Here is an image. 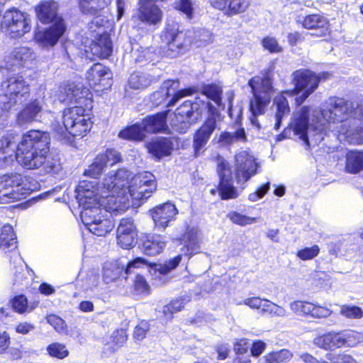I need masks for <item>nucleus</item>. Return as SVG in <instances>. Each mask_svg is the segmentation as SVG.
<instances>
[{
	"label": "nucleus",
	"mask_w": 363,
	"mask_h": 363,
	"mask_svg": "<svg viewBox=\"0 0 363 363\" xmlns=\"http://www.w3.org/2000/svg\"><path fill=\"white\" fill-rule=\"evenodd\" d=\"M325 108L320 113L314 114L312 123L308 124L310 113L309 106H303L294 116L293 122L290 126L294 133L299 135L307 145H309L310 140L318 145L327 135L330 129V124L342 123L352 117L358 107L357 104L345 100L343 98L330 97L325 102Z\"/></svg>",
	"instance_id": "obj_1"
},
{
	"label": "nucleus",
	"mask_w": 363,
	"mask_h": 363,
	"mask_svg": "<svg viewBox=\"0 0 363 363\" xmlns=\"http://www.w3.org/2000/svg\"><path fill=\"white\" fill-rule=\"evenodd\" d=\"M131 174L127 169H120L116 172H109L105 177L103 194L111 193V197L105 200L108 209L125 211L130 206V199L133 206H140L156 190L157 183L152 173L140 172L135 175L130 183Z\"/></svg>",
	"instance_id": "obj_2"
},
{
	"label": "nucleus",
	"mask_w": 363,
	"mask_h": 363,
	"mask_svg": "<svg viewBox=\"0 0 363 363\" xmlns=\"http://www.w3.org/2000/svg\"><path fill=\"white\" fill-rule=\"evenodd\" d=\"M97 185L96 180L81 181L76 188V199L82 208L80 215L85 227L94 235L105 236L114 227L110 213L124 211L108 209L105 200L111 197V193L103 194V184L99 193Z\"/></svg>",
	"instance_id": "obj_3"
},
{
	"label": "nucleus",
	"mask_w": 363,
	"mask_h": 363,
	"mask_svg": "<svg viewBox=\"0 0 363 363\" xmlns=\"http://www.w3.org/2000/svg\"><path fill=\"white\" fill-rule=\"evenodd\" d=\"M50 138L47 132L32 130L25 133L18 144L17 160L27 169H36L43 167L50 174H57L62 170L60 160L48 155Z\"/></svg>",
	"instance_id": "obj_4"
},
{
	"label": "nucleus",
	"mask_w": 363,
	"mask_h": 363,
	"mask_svg": "<svg viewBox=\"0 0 363 363\" xmlns=\"http://www.w3.org/2000/svg\"><path fill=\"white\" fill-rule=\"evenodd\" d=\"M58 3L53 0L42 1L35 7L38 19L43 24H51L35 33L36 41L43 48L55 45L66 30L65 20L58 14Z\"/></svg>",
	"instance_id": "obj_5"
},
{
	"label": "nucleus",
	"mask_w": 363,
	"mask_h": 363,
	"mask_svg": "<svg viewBox=\"0 0 363 363\" xmlns=\"http://www.w3.org/2000/svg\"><path fill=\"white\" fill-rule=\"evenodd\" d=\"M87 110L82 106L65 109L62 122L55 121L52 128L55 136L64 143L72 145L73 138L83 137L91 129L92 122Z\"/></svg>",
	"instance_id": "obj_6"
},
{
	"label": "nucleus",
	"mask_w": 363,
	"mask_h": 363,
	"mask_svg": "<svg viewBox=\"0 0 363 363\" xmlns=\"http://www.w3.org/2000/svg\"><path fill=\"white\" fill-rule=\"evenodd\" d=\"M272 73L268 70L260 77L251 79V92L253 99H251V125H255L258 129L260 125L256 116L264 113L265 110L271 101L273 86L272 82Z\"/></svg>",
	"instance_id": "obj_7"
},
{
	"label": "nucleus",
	"mask_w": 363,
	"mask_h": 363,
	"mask_svg": "<svg viewBox=\"0 0 363 363\" xmlns=\"http://www.w3.org/2000/svg\"><path fill=\"white\" fill-rule=\"evenodd\" d=\"M330 76L326 72L316 74L315 72L306 69H300L292 73V81L294 84V89L286 91L284 94L289 96L296 95L297 105L303 104L306 99L313 94L318 87L321 80H326Z\"/></svg>",
	"instance_id": "obj_8"
},
{
	"label": "nucleus",
	"mask_w": 363,
	"mask_h": 363,
	"mask_svg": "<svg viewBox=\"0 0 363 363\" xmlns=\"http://www.w3.org/2000/svg\"><path fill=\"white\" fill-rule=\"evenodd\" d=\"M112 0H79V8L82 13L93 16L89 24V30H96L104 27H112L109 18V5Z\"/></svg>",
	"instance_id": "obj_9"
},
{
	"label": "nucleus",
	"mask_w": 363,
	"mask_h": 363,
	"mask_svg": "<svg viewBox=\"0 0 363 363\" xmlns=\"http://www.w3.org/2000/svg\"><path fill=\"white\" fill-rule=\"evenodd\" d=\"M32 189L27 179L20 174H11L0 177V203L20 200L29 194Z\"/></svg>",
	"instance_id": "obj_10"
},
{
	"label": "nucleus",
	"mask_w": 363,
	"mask_h": 363,
	"mask_svg": "<svg viewBox=\"0 0 363 363\" xmlns=\"http://www.w3.org/2000/svg\"><path fill=\"white\" fill-rule=\"evenodd\" d=\"M1 90L4 92V110H9L17 104H22L29 96V85L23 77L16 75L9 77L1 84Z\"/></svg>",
	"instance_id": "obj_11"
},
{
	"label": "nucleus",
	"mask_w": 363,
	"mask_h": 363,
	"mask_svg": "<svg viewBox=\"0 0 363 363\" xmlns=\"http://www.w3.org/2000/svg\"><path fill=\"white\" fill-rule=\"evenodd\" d=\"M161 39L171 52L172 57L177 56L190 43L186 34L180 30L177 22L168 21L161 34Z\"/></svg>",
	"instance_id": "obj_12"
},
{
	"label": "nucleus",
	"mask_w": 363,
	"mask_h": 363,
	"mask_svg": "<svg viewBox=\"0 0 363 363\" xmlns=\"http://www.w3.org/2000/svg\"><path fill=\"white\" fill-rule=\"evenodd\" d=\"M1 26L7 29L12 38L22 37L30 30V20L27 15L15 8L5 12Z\"/></svg>",
	"instance_id": "obj_13"
},
{
	"label": "nucleus",
	"mask_w": 363,
	"mask_h": 363,
	"mask_svg": "<svg viewBox=\"0 0 363 363\" xmlns=\"http://www.w3.org/2000/svg\"><path fill=\"white\" fill-rule=\"evenodd\" d=\"M35 53L28 47H19L13 49L11 55L6 57L1 69L15 72L21 67L29 69L35 65Z\"/></svg>",
	"instance_id": "obj_14"
},
{
	"label": "nucleus",
	"mask_w": 363,
	"mask_h": 363,
	"mask_svg": "<svg viewBox=\"0 0 363 363\" xmlns=\"http://www.w3.org/2000/svg\"><path fill=\"white\" fill-rule=\"evenodd\" d=\"M58 99L62 102L84 104L90 103V92L89 89L81 84L68 82L61 85L59 88Z\"/></svg>",
	"instance_id": "obj_15"
},
{
	"label": "nucleus",
	"mask_w": 363,
	"mask_h": 363,
	"mask_svg": "<svg viewBox=\"0 0 363 363\" xmlns=\"http://www.w3.org/2000/svg\"><path fill=\"white\" fill-rule=\"evenodd\" d=\"M220 116V114L218 111L211 110L203 125L195 133L194 149L196 157L200 155L211 135L216 128V123Z\"/></svg>",
	"instance_id": "obj_16"
},
{
	"label": "nucleus",
	"mask_w": 363,
	"mask_h": 363,
	"mask_svg": "<svg viewBox=\"0 0 363 363\" xmlns=\"http://www.w3.org/2000/svg\"><path fill=\"white\" fill-rule=\"evenodd\" d=\"M111 27H104L103 29H96V30H90L94 40L91 41L89 50L94 56L99 58H106L112 53V43L108 35L107 30Z\"/></svg>",
	"instance_id": "obj_17"
},
{
	"label": "nucleus",
	"mask_w": 363,
	"mask_h": 363,
	"mask_svg": "<svg viewBox=\"0 0 363 363\" xmlns=\"http://www.w3.org/2000/svg\"><path fill=\"white\" fill-rule=\"evenodd\" d=\"M111 77L110 69L101 63L93 65L86 73V79L89 85L98 91L111 87Z\"/></svg>",
	"instance_id": "obj_18"
},
{
	"label": "nucleus",
	"mask_w": 363,
	"mask_h": 363,
	"mask_svg": "<svg viewBox=\"0 0 363 363\" xmlns=\"http://www.w3.org/2000/svg\"><path fill=\"white\" fill-rule=\"evenodd\" d=\"M138 237L137 228L133 220L125 218L121 220L116 231L118 245L123 249L133 246Z\"/></svg>",
	"instance_id": "obj_19"
},
{
	"label": "nucleus",
	"mask_w": 363,
	"mask_h": 363,
	"mask_svg": "<svg viewBox=\"0 0 363 363\" xmlns=\"http://www.w3.org/2000/svg\"><path fill=\"white\" fill-rule=\"evenodd\" d=\"M120 161L121 156L117 150L107 149L105 152L96 156L93 163L85 171V174L92 178H96L106 167L113 166Z\"/></svg>",
	"instance_id": "obj_20"
},
{
	"label": "nucleus",
	"mask_w": 363,
	"mask_h": 363,
	"mask_svg": "<svg viewBox=\"0 0 363 363\" xmlns=\"http://www.w3.org/2000/svg\"><path fill=\"white\" fill-rule=\"evenodd\" d=\"M120 161L121 156L117 150L107 149L105 152L96 156L93 163L85 171V174L92 178H96L106 167L113 166Z\"/></svg>",
	"instance_id": "obj_21"
},
{
	"label": "nucleus",
	"mask_w": 363,
	"mask_h": 363,
	"mask_svg": "<svg viewBox=\"0 0 363 363\" xmlns=\"http://www.w3.org/2000/svg\"><path fill=\"white\" fill-rule=\"evenodd\" d=\"M177 214V208L170 202L159 205L151 210L155 228L162 230H164L171 221L175 220Z\"/></svg>",
	"instance_id": "obj_22"
},
{
	"label": "nucleus",
	"mask_w": 363,
	"mask_h": 363,
	"mask_svg": "<svg viewBox=\"0 0 363 363\" xmlns=\"http://www.w3.org/2000/svg\"><path fill=\"white\" fill-rule=\"evenodd\" d=\"M200 114L197 102L192 103L190 101H186L177 109L175 117L176 121L181 123L182 128L187 129L198 120Z\"/></svg>",
	"instance_id": "obj_23"
},
{
	"label": "nucleus",
	"mask_w": 363,
	"mask_h": 363,
	"mask_svg": "<svg viewBox=\"0 0 363 363\" xmlns=\"http://www.w3.org/2000/svg\"><path fill=\"white\" fill-rule=\"evenodd\" d=\"M133 18L149 26H155L162 21V12L155 4L146 1L140 6L138 14Z\"/></svg>",
	"instance_id": "obj_24"
},
{
	"label": "nucleus",
	"mask_w": 363,
	"mask_h": 363,
	"mask_svg": "<svg viewBox=\"0 0 363 363\" xmlns=\"http://www.w3.org/2000/svg\"><path fill=\"white\" fill-rule=\"evenodd\" d=\"M44 106L45 101L43 98L32 100L18 113L17 117L18 123L23 125L38 120L41 113L44 111Z\"/></svg>",
	"instance_id": "obj_25"
},
{
	"label": "nucleus",
	"mask_w": 363,
	"mask_h": 363,
	"mask_svg": "<svg viewBox=\"0 0 363 363\" xmlns=\"http://www.w3.org/2000/svg\"><path fill=\"white\" fill-rule=\"evenodd\" d=\"M179 86V83L177 80H167L162 84L160 93L164 94L166 99L171 97L167 102L168 106H174L179 99L191 95L194 91L193 88L178 90Z\"/></svg>",
	"instance_id": "obj_26"
},
{
	"label": "nucleus",
	"mask_w": 363,
	"mask_h": 363,
	"mask_svg": "<svg viewBox=\"0 0 363 363\" xmlns=\"http://www.w3.org/2000/svg\"><path fill=\"white\" fill-rule=\"evenodd\" d=\"M149 153L157 159L171 155L173 150V143L170 138L157 137L146 145Z\"/></svg>",
	"instance_id": "obj_27"
},
{
	"label": "nucleus",
	"mask_w": 363,
	"mask_h": 363,
	"mask_svg": "<svg viewBox=\"0 0 363 363\" xmlns=\"http://www.w3.org/2000/svg\"><path fill=\"white\" fill-rule=\"evenodd\" d=\"M18 145L10 138L0 140V168H4L11 164L15 159L17 160Z\"/></svg>",
	"instance_id": "obj_28"
},
{
	"label": "nucleus",
	"mask_w": 363,
	"mask_h": 363,
	"mask_svg": "<svg viewBox=\"0 0 363 363\" xmlns=\"http://www.w3.org/2000/svg\"><path fill=\"white\" fill-rule=\"evenodd\" d=\"M167 239L165 236L158 234L149 235L143 241L142 250L149 256H155L161 253L166 247Z\"/></svg>",
	"instance_id": "obj_29"
},
{
	"label": "nucleus",
	"mask_w": 363,
	"mask_h": 363,
	"mask_svg": "<svg viewBox=\"0 0 363 363\" xmlns=\"http://www.w3.org/2000/svg\"><path fill=\"white\" fill-rule=\"evenodd\" d=\"M166 119L167 112L158 113L144 118L140 123L145 134L164 131L167 128Z\"/></svg>",
	"instance_id": "obj_30"
},
{
	"label": "nucleus",
	"mask_w": 363,
	"mask_h": 363,
	"mask_svg": "<svg viewBox=\"0 0 363 363\" xmlns=\"http://www.w3.org/2000/svg\"><path fill=\"white\" fill-rule=\"evenodd\" d=\"M250 158L247 151H241L235 156V171L238 182L244 184L250 178Z\"/></svg>",
	"instance_id": "obj_31"
},
{
	"label": "nucleus",
	"mask_w": 363,
	"mask_h": 363,
	"mask_svg": "<svg viewBox=\"0 0 363 363\" xmlns=\"http://www.w3.org/2000/svg\"><path fill=\"white\" fill-rule=\"evenodd\" d=\"M13 259L12 282L13 284L23 285L28 273L26 265L17 252H13Z\"/></svg>",
	"instance_id": "obj_32"
},
{
	"label": "nucleus",
	"mask_w": 363,
	"mask_h": 363,
	"mask_svg": "<svg viewBox=\"0 0 363 363\" xmlns=\"http://www.w3.org/2000/svg\"><path fill=\"white\" fill-rule=\"evenodd\" d=\"M273 105L276 108L274 129L278 130L281 126V121L289 115L290 108L284 94L277 96L274 99Z\"/></svg>",
	"instance_id": "obj_33"
},
{
	"label": "nucleus",
	"mask_w": 363,
	"mask_h": 363,
	"mask_svg": "<svg viewBox=\"0 0 363 363\" xmlns=\"http://www.w3.org/2000/svg\"><path fill=\"white\" fill-rule=\"evenodd\" d=\"M125 266L120 263H106L104 267L103 279L105 283H111L121 277L127 278V274L124 273Z\"/></svg>",
	"instance_id": "obj_34"
},
{
	"label": "nucleus",
	"mask_w": 363,
	"mask_h": 363,
	"mask_svg": "<svg viewBox=\"0 0 363 363\" xmlns=\"http://www.w3.org/2000/svg\"><path fill=\"white\" fill-rule=\"evenodd\" d=\"M247 136L242 128H237L233 131H224L218 138V143L222 146H229L238 142H246Z\"/></svg>",
	"instance_id": "obj_35"
},
{
	"label": "nucleus",
	"mask_w": 363,
	"mask_h": 363,
	"mask_svg": "<svg viewBox=\"0 0 363 363\" xmlns=\"http://www.w3.org/2000/svg\"><path fill=\"white\" fill-rule=\"evenodd\" d=\"M303 26L307 29H319L317 35H325L328 30V23L327 19L320 15L313 14L305 17Z\"/></svg>",
	"instance_id": "obj_36"
},
{
	"label": "nucleus",
	"mask_w": 363,
	"mask_h": 363,
	"mask_svg": "<svg viewBox=\"0 0 363 363\" xmlns=\"http://www.w3.org/2000/svg\"><path fill=\"white\" fill-rule=\"evenodd\" d=\"M0 247L3 250L11 251L16 248V237L10 225L2 227L0 234Z\"/></svg>",
	"instance_id": "obj_37"
},
{
	"label": "nucleus",
	"mask_w": 363,
	"mask_h": 363,
	"mask_svg": "<svg viewBox=\"0 0 363 363\" xmlns=\"http://www.w3.org/2000/svg\"><path fill=\"white\" fill-rule=\"evenodd\" d=\"M197 233L196 229L191 228L184 236V247L186 248L185 255L189 256V258L200 251Z\"/></svg>",
	"instance_id": "obj_38"
},
{
	"label": "nucleus",
	"mask_w": 363,
	"mask_h": 363,
	"mask_svg": "<svg viewBox=\"0 0 363 363\" xmlns=\"http://www.w3.org/2000/svg\"><path fill=\"white\" fill-rule=\"evenodd\" d=\"M118 137L128 140L142 141L145 138V134L140 123L123 129L119 132Z\"/></svg>",
	"instance_id": "obj_39"
},
{
	"label": "nucleus",
	"mask_w": 363,
	"mask_h": 363,
	"mask_svg": "<svg viewBox=\"0 0 363 363\" xmlns=\"http://www.w3.org/2000/svg\"><path fill=\"white\" fill-rule=\"evenodd\" d=\"M346 170L352 174L363 169V152L350 151L347 155Z\"/></svg>",
	"instance_id": "obj_40"
},
{
	"label": "nucleus",
	"mask_w": 363,
	"mask_h": 363,
	"mask_svg": "<svg viewBox=\"0 0 363 363\" xmlns=\"http://www.w3.org/2000/svg\"><path fill=\"white\" fill-rule=\"evenodd\" d=\"M152 82V77L147 73L135 72L130 74L128 79V86L133 89H140L147 87Z\"/></svg>",
	"instance_id": "obj_41"
},
{
	"label": "nucleus",
	"mask_w": 363,
	"mask_h": 363,
	"mask_svg": "<svg viewBox=\"0 0 363 363\" xmlns=\"http://www.w3.org/2000/svg\"><path fill=\"white\" fill-rule=\"evenodd\" d=\"M218 191L221 199L224 200L233 199L237 196L236 190L233 186L232 177L220 179Z\"/></svg>",
	"instance_id": "obj_42"
},
{
	"label": "nucleus",
	"mask_w": 363,
	"mask_h": 363,
	"mask_svg": "<svg viewBox=\"0 0 363 363\" xmlns=\"http://www.w3.org/2000/svg\"><path fill=\"white\" fill-rule=\"evenodd\" d=\"M127 340L126 332L123 329H117L109 337V341L107 342L110 345L109 347L112 352L116 351L121 347Z\"/></svg>",
	"instance_id": "obj_43"
},
{
	"label": "nucleus",
	"mask_w": 363,
	"mask_h": 363,
	"mask_svg": "<svg viewBox=\"0 0 363 363\" xmlns=\"http://www.w3.org/2000/svg\"><path fill=\"white\" fill-rule=\"evenodd\" d=\"M289 308L296 315L306 317L310 315L313 303L303 301H294L289 303Z\"/></svg>",
	"instance_id": "obj_44"
},
{
	"label": "nucleus",
	"mask_w": 363,
	"mask_h": 363,
	"mask_svg": "<svg viewBox=\"0 0 363 363\" xmlns=\"http://www.w3.org/2000/svg\"><path fill=\"white\" fill-rule=\"evenodd\" d=\"M11 303L14 311L20 314L31 312L35 308L34 306H28V299L23 295L15 296Z\"/></svg>",
	"instance_id": "obj_45"
},
{
	"label": "nucleus",
	"mask_w": 363,
	"mask_h": 363,
	"mask_svg": "<svg viewBox=\"0 0 363 363\" xmlns=\"http://www.w3.org/2000/svg\"><path fill=\"white\" fill-rule=\"evenodd\" d=\"M47 352L52 357L60 359H65L69 355L66 346L59 342H53L47 347Z\"/></svg>",
	"instance_id": "obj_46"
},
{
	"label": "nucleus",
	"mask_w": 363,
	"mask_h": 363,
	"mask_svg": "<svg viewBox=\"0 0 363 363\" xmlns=\"http://www.w3.org/2000/svg\"><path fill=\"white\" fill-rule=\"evenodd\" d=\"M182 260V255H177L175 257L166 261L163 264H156L155 265V272L160 274H166L175 269Z\"/></svg>",
	"instance_id": "obj_47"
},
{
	"label": "nucleus",
	"mask_w": 363,
	"mask_h": 363,
	"mask_svg": "<svg viewBox=\"0 0 363 363\" xmlns=\"http://www.w3.org/2000/svg\"><path fill=\"white\" fill-rule=\"evenodd\" d=\"M340 313L348 319H360L363 317L362 309L352 305L341 306Z\"/></svg>",
	"instance_id": "obj_48"
},
{
	"label": "nucleus",
	"mask_w": 363,
	"mask_h": 363,
	"mask_svg": "<svg viewBox=\"0 0 363 363\" xmlns=\"http://www.w3.org/2000/svg\"><path fill=\"white\" fill-rule=\"evenodd\" d=\"M345 347H353L363 342V334L354 330L344 331Z\"/></svg>",
	"instance_id": "obj_49"
},
{
	"label": "nucleus",
	"mask_w": 363,
	"mask_h": 363,
	"mask_svg": "<svg viewBox=\"0 0 363 363\" xmlns=\"http://www.w3.org/2000/svg\"><path fill=\"white\" fill-rule=\"evenodd\" d=\"M48 323L54 328V329L60 334L64 335L67 333V325L64 320L59 316L51 314L47 316Z\"/></svg>",
	"instance_id": "obj_50"
},
{
	"label": "nucleus",
	"mask_w": 363,
	"mask_h": 363,
	"mask_svg": "<svg viewBox=\"0 0 363 363\" xmlns=\"http://www.w3.org/2000/svg\"><path fill=\"white\" fill-rule=\"evenodd\" d=\"M325 358L329 363H357L351 355L345 353L329 352L326 354Z\"/></svg>",
	"instance_id": "obj_51"
},
{
	"label": "nucleus",
	"mask_w": 363,
	"mask_h": 363,
	"mask_svg": "<svg viewBox=\"0 0 363 363\" xmlns=\"http://www.w3.org/2000/svg\"><path fill=\"white\" fill-rule=\"evenodd\" d=\"M247 4L245 0H229L227 15L233 16L244 11Z\"/></svg>",
	"instance_id": "obj_52"
},
{
	"label": "nucleus",
	"mask_w": 363,
	"mask_h": 363,
	"mask_svg": "<svg viewBox=\"0 0 363 363\" xmlns=\"http://www.w3.org/2000/svg\"><path fill=\"white\" fill-rule=\"evenodd\" d=\"M203 95L213 101L217 105L220 106L221 104V91L218 86L210 85L205 87Z\"/></svg>",
	"instance_id": "obj_53"
},
{
	"label": "nucleus",
	"mask_w": 363,
	"mask_h": 363,
	"mask_svg": "<svg viewBox=\"0 0 363 363\" xmlns=\"http://www.w3.org/2000/svg\"><path fill=\"white\" fill-rule=\"evenodd\" d=\"M217 171L220 179L231 178L232 173L227 161L220 156L217 157Z\"/></svg>",
	"instance_id": "obj_54"
},
{
	"label": "nucleus",
	"mask_w": 363,
	"mask_h": 363,
	"mask_svg": "<svg viewBox=\"0 0 363 363\" xmlns=\"http://www.w3.org/2000/svg\"><path fill=\"white\" fill-rule=\"evenodd\" d=\"M270 301L259 297H251V308L257 310L262 315L267 314V310Z\"/></svg>",
	"instance_id": "obj_55"
},
{
	"label": "nucleus",
	"mask_w": 363,
	"mask_h": 363,
	"mask_svg": "<svg viewBox=\"0 0 363 363\" xmlns=\"http://www.w3.org/2000/svg\"><path fill=\"white\" fill-rule=\"evenodd\" d=\"M320 252V248L315 245L311 247H305L297 252V257L302 260L312 259L318 256Z\"/></svg>",
	"instance_id": "obj_56"
},
{
	"label": "nucleus",
	"mask_w": 363,
	"mask_h": 363,
	"mask_svg": "<svg viewBox=\"0 0 363 363\" xmlns=\"http://www.w3.org/2000/svg\"><path fill=\"white\" fill-rule=\"evenodd\" d=\"M331 313L332 311L328 308L313 303L310 316L314 318H324L330 316Z\"/></svg>",
	"instance_id": "obj_57"
},
{
	"label": "nucleus",
	"mask_w": 363,
	"mask_h": 363,
	"mask_svg": "<svg viewBox=\"0 0 363 363\" xmlns=\"http://www.w3.org/2000/svg\"><path fill=\"white\" fill-rule=\"evenodd\" d=\"M287 311L284 307L279 306L272 301L269 302L267 310V314L272 317L282 318L287 315Z\"/></svg>",
	"instance_id": "obj_58"
},
{
	"label": "nucleus",
	"mask_w": 363,
	"mask_h": 363,
	"mask_svg": "<svg viewBox=\"0 0 363 363\" xmlns=\"http://www.w3.org/2000/svg\"><path fill=\"white\" fill-rule=\"evenodd\" d=\"M262 45L264 49L269 50L270 52H281L282 51L281 47L274 38H264L262 40Z\"/></svg>",
	"instance_id": "obj_59"
},
{
	"label": "nucleus",
	"mask_w": 363,
	"mask_h": 363,
	"mask_svg": "<svg viewBox=\"0 0 363 363\" xmlns=\"http://www.w3.org/2000/svg\"><path fill=\"white\" fill-rule=\"evenodd\" d=\"M146 265V261L142 257H137L130 262L125 267L124 273L127 275L134 272L135 269L142 268Z\"/></svg>",
	"instance_id": "obj_60"
},
{
	"label": "nucleus",
	"mask_w": 363,
	"mask_h": 363,
	"mask_svg": "<svg viewBox=\"0 0 363 363\" xmlns=\"http://www.w3.org/2000/svg\"><path fill=\"white\" fill-rule=\"evenodd\" d=\"M313 344L320 348L328 350L332 348L330 333L313 339Z\"/></svg>",
	"instance_id": "obj_61"
},
{
	"label": "nucleus",
	"mask_w": 363,
	"mask_h": 363,
	"mask_svg": "<svg viewBox=\"0 0 363 363\" xmlns=\"http://www.w3.org/2000/svg\"><path fill=\"white\" fill-rule=\"evenodd\" d=\"M134 286L138 294L148 293L149 286L144 277L140 274H137L135 277Z\"/></svg>",
	"instance_id": "obj_62"
},
{
	"label": "nucleus",
	"mask_w": 363,
	"mask_h": 363,
	"mask_svg": "<svg viewBox=\"0 0 363 363\" xmlns=\"http://www.w3.org/2000/svg\"><path fill=\"white\" fill-rule=\"evenodd\" d=\"M149 330L148 323L145 321H142L138 325H137L135 328L133 337L135 340L140 341L143 340L146 333Z\"/></svg>",
	"instance_id": "obj_63"
},
{
	"label": "nucleus",
	"mask_w": 363,
	"mask_h": 363,
	"mask_svg": "<svg viewBox=\"0 0 363 363\" xmlns=\"http://www.w3.org/2000/svg\"><path fill=\"white\" fill-rule=\"evenodd\" d=\"M272 352L275 356L277 363L288 362L293 357V353L287 349H282Z\"/></svg>",
	"instance_id": "obj_64"
}]
</instances>
